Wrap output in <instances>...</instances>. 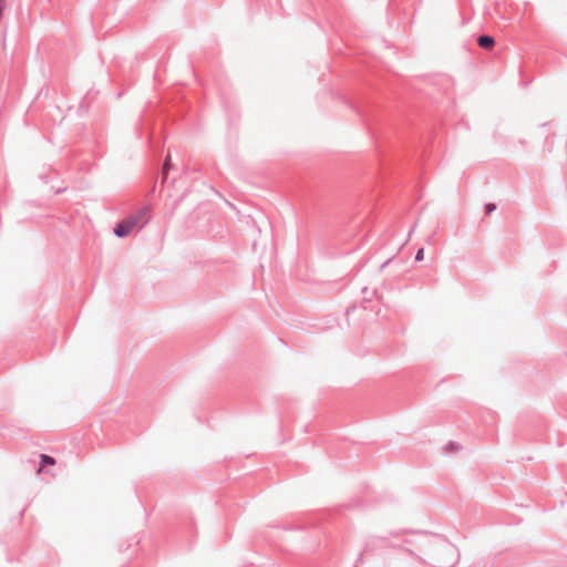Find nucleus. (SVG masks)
Here are the masks:
<instances>
[{
    "mask_svg": "<svg viewBox=\"0 0 567 567\" xmlns=\"http://www.w3.org/2000/svg\"><path fill=\"white\" fill-rule=\"evenodd\" d=\"M147 213L148 210L146 208H143L137 213L124 218L114 228V234L117 237H126L131 235L134 229L141 228L145 225L147 220Z\"/></svg>",
    "mask_w": 567,
    "mask_h": 567,
    "instance_id": "f257e3e1",
    "label": "nucleus"
},
{
    "mask_svg": "<svg viewBox=\"0 0 567 567\" xmlns=\"http://www.w3.org/2000/svg\"><path fill=\"white\" fill-rule=\"evenodd\" d=\"M477 43L482 49L492 50L495 45V40L489 35H481L477 39Z\"/></svg>",
    "mask_w": 567,
    "mask_h": 567,
    "instance_id": "f03ea898",
    "label": "nucleus"
},
{
    "mask_svg": "<svg viewBox=\"0 0 567 567\" xmlns=\"http://www.w3.org/2000/svg\"><path fill=\"white\" fill-rule=\"evenodd\" d=\"M171 168V156L167 155L163 165V178L165 179L167 176V172Z\"/></svg>",
    "mask_w": 567,
    "mask_h": 567,
    "instance_id": "7ed1b4c3",
    "label": "nucleus"
},
{
    "mask_svg": "<svg viewBox=\"0 0 567 567\" xmlns=\"http://www.w3.org/2000/svg\"><path fill=\"white\" fill-rule=\"evenodd\" d=\"M41 461H42V465H44V464L54 465L55 464L54 458L49 455H45V454L41 455Z\"/></svg>",
    "mask_w": 567,
    "mask_h": 567,
    "instance_id": "20e7f679",
    "label": "nucleus"
},
{
    "mask_svg": "<svg viewBox=\"0 0 567 567\" xmlns=\"http://www.w3.org/2000/svg\"><path fill=\"white\" fill-rule=\"evenodd\" d=\"M496 209V205L493 204V203H489L485 206V212L486 214H491L492 212H494Z\"/></svg>",
    "mask_w": 567,
    "mask_h": 567,
    "instance_id": "39448f33",
    "label": "nucleus"
},
{
    "mask_svg": "<svg viewBox=\"0 0 567 567\" xmlns=\"http://www.w3.org/2000/svg\"><path fill=\"white\" fill-rule=\"evenodd\" d=\"M423 258H424V249H423V248H420V249L417 250V252H416L415 259H416L417 261H421V260H423Z\"/></svg>",
    "mask_w": 567,
    "mask_h": 567,
    "instance_id": "423d86ee",
    "label": "nucleus"
}]
</instances>
